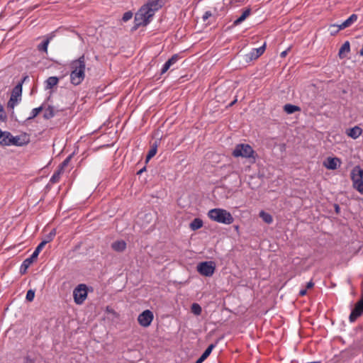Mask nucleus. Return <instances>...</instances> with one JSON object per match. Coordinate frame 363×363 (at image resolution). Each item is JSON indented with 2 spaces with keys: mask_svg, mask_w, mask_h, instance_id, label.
<instances>
[{
  "mask_svg": "<svg viewBox=\"0 0 363 363\" xmlns=\"http://www.w3.org/2000/svg\"><path fill=\"white\" fill-rule=\"evenodd\" d=\"M70 82L74 85L80 84L85 78V58L82 55L78 59L72 60L70 63Z\"/></svg>",
  "mask_w": 363,
  "mask_h": 363,
  "instance_id": "nucleus-2",
  "label": "nucleus"
},
{
  "mask_svg": "<svg viewBox=\"0 0 363 363\" xmlns=\"http://www.w3.org/2000/svg\"><path fill=\"white\" fill-rule=\"evenodd\" d=\"M215 347V345H210L201 354V356L196 360V363H202L211 353L213 349Z\"/></svg>",
  "mask_w": 363,
  "mask_h": 363,
  "instance_id": "nucleus-20",
  "label": "nucleus"
},
{
  "mask_svg": "<svg viewBox=\"0 0 363 363\" xmlns=\"http://www.w3.org/2000/svg\"><path fill=\"white\" fill-rule=\"evenodd\" d=\"M165 4V0H149L135 13L133 29L136 30L140 26H145L150 23L156 11Z\"/></svg>",
  "mask_w": 363,
  "mask_h": 363,
  "instance_id": "nucleus-1",
  "label": "nucleus"
},
{
  "mask_svg": "<svg viewBox=\"0 0 363 363\" xmlns=\"http://www.w3.org/2000/svg\"><path fill=\"white\" fill-rule=\"evenodd\" d=\"M46 245V242H43L42 241L37 247L35 249L34 252H33V257L34 256H38L39 253L40 252V251L43 250V248L45 247V245Z\"/></svg>",
  "mask_w": 363,
  "mask_h": 363,
  "instance_id": "nucleus-32",
  "label": "nucleus"
},
{
  "mask_svg": "<svg viewBox=\"0 0 363 363\" xmlns=\"http://www.w3.org/2000/svg\"><path fill=\"white\" fill-rule=\"evenodd\" d=\"M346 133L352 139H357L362 135V129L360 127L356 125L352 128L347 129L346 130Z\"/></svg>",
  "mask_w": 363,
  "mask_h": 363,
  "instance_id": "nucleus-17",
  "label": "nucleus"
},
{
  "mask_svg": "<svg viewBox=\"0 0 363 363\" xmlns=\"http://www.w3.org/2000/svg\"><path fill=\"white\" fill-rule=\"evenodd\" d=\"M251 14V9L247 8L243 11L241 16L235 20L233 23V26H237L242 23Z\"/></svg>",
  "mask_w": 363,
  "mask_h": 363,
  "instance_id": "nucleus-18",
  "label": "nucleus"
},
{
  "mask_svg": "<svg viewBox=\"0 0 363 363\" xmlns=\"http://www.w3.org/2000/svg\"><path fill=\"white\" fill-rule=\"evenodd\" d=\"M56 235L55 229H52L46 236L45 238L43 240V242H46V244L51 242Z\"/></svg>",
  "mask_w": 363,
  "mask_h": 363,
  "instance_id": "nucleus-30",
  "label": "nucleus"
},
{
  "mask_svg": "<svg viewBox=\"0 0 363 363\" xmlns=\"http://www.w3.org/2000/svg\"><path fill=\"white\" fill-rule=\"evenodd\" d=\"M37 256L33 257V254L30 255V257L26 258L21 265L20 272L21 274H25L30 267V265L33 262V261L37 258Z\"/></svg>",
  "mask_w": 363,
  "mask_h": 363,
  "instance_id": "nucleus-16",
  "label": "nucleus"
},
{
  "mask_svg": "<svg viewBox=\"0 0 363 363\" xmlns=\"http://www.w3.org/2000/svg\"><path fill=\"white\" fill-rule=\"evenodd\" d=\"M6 118V115L4 111V108L2 105L0 104V120H4Z\"/></svg>",
  "mask_w": 363,
  "mask_h": 363,
  "instance_id": "nucleus-40",
  "label": "nucleus"
},
{
  "mask_svg": "<svg viewBox=\"0 0 363 363\" xmlns=\"http://www.w3.org/2000/svg\"><path fill=\"white\" fill-rule=\"evenodd\" d=\"M259 217L267 224H270L273 222L272 216L264 211L259 212Z\"/></svg>",
  "mask_w": 363,
  "mask_h": 363,
  "instance_id": "nucleus-24",
  "label": "nucleus"
},
{
  "mask_svg": "<svg viewBox=\"0 0 363 363\" xmlns=\"http://www.w3.org/2000/svg\"><path fill=\"white\" fill-rule=\"evenodd\" d=\"M62 170L58 169L56 172H54V174L52 175L50 179V182L52 184L57 183L60 181V175L62 174Z\"/></svg>",
  "mask_w": 363,
  "mask_h": 363,
  "instance_id": "nucleus-27",
  "label": "nucleus"
},
{
  "mask_svg": "<svg viewBox=\"0 0 363 363\" xmlns=\"http://www.w3.org/2000/svg\"><path fill=\"white\" fill-rule=\"evenodd\" d=\"M48 40H43L41 43L38 45V50L40 52H48Z\"/></svg>",
  "mask_w": 363,
  "mask_h": 363,
  "instance_id": "nucleus-29",
  "label": "nucleus"
},
{
  "mask_svg": "<svg viewBox=\"0 0 363 363\" xmlns=\"http://www.w3.org/2000/svg\"><path fill=\"white\" fill-rule=\"evenodd\" d=\"M208 216L213 221L225 225L233 223L234 218L231 213L223 208H213L208 211Z\"/></svg>",
  "mask_w": 363,
  "mask_h": 363,
  "instance_id": "nucleus-3",
  "label": "nucleus"
},
{
  "mask_svg": "<svg viewBox=\"0 0 363 363\" xmlns=\"http://www.w3.org/2000/svg\"><path fill=\"white\" fill-rule=\"evenodd\" d=\"M284 111L287 113V114H292L296 111H301V108L299 106H296V105H293V104H286L284 106Z\"/></svg>",
  "mask_w": 363,
  "mask_h": 363,
  "instance_id": "nucleus-21",
  "label": "nucleus"
},
{
  "mask_svg": "<svg viewBox=\"0 0 363 363\" xmlns=\"http://www.w3.org/2000/svg\"><path fill=\"white\" fill-rule=\"evenodd\" d=\"M111 247L116 252H123L126 248V243L123 240H117L112 243Z\"/></svg>",
  "mask_w": 363,
  "mask_h": 363,
  "instance_id": "nucleus-19",
  "label": "nucleus"
},
{
  "mask_svg": "<svg viewBox=\"0 0 363 363\" xmlns=\"http://www.w3.org/2000/svg\"><path fill=\"white\" fill-rule=\"evenodd\" d=\"M335 212L338 213L340 212V206L337 204L335 205Z\"/></svg>",
  "mask_w": 363,
  "mask_h": 363,
  "instance_id": "nucleus-46",
  "label": "nucleus"
},
{
  "mask_svg": "<svg viewBox=\"0 0 363 363\" xmlns=\"http://www.w3.org/2000/svg\"><path fill=\"white\" fill-rule=\"evenodd\" d=\"M28 79V76L24 77L23 78V79H22V81H21L20 83H21V84H23L25 81H26V79Z\"/></svg>",
  "mask_w": 363,
  "mask_h": 363,
  "instance_id": "nucleus-48",
  "label": "nucleus"
},
{
  "mask_svg": "<svg viewBox=\"0 0 363 363\" xmlns=\"http://www.w3.org/2000/svg\"><path fill=\"white\" fill-rule=\"evenodd\" d=\"M357 20V15L352 14L347 19L343 21L341 24H333L331 25L330 28L338 27L339 30H343L346 28L350 27Z\"/></svg>",
  "mask_w": 363,
  "mask_h": 363,
  "instance_id": "nucleus-12",
  "label": "nucleus"
},
{
  "mask_svg": "<svg viewBox=\"0 0 363 363\" xmlns=\"http://www.w3.org/2000/svg\"><path fill=\"white\" fill-rule=\"evenodd\" d=\"M265 50V43L258 48H253L252 50L245 55L246 60H254L257 59L259 56H261Z\"/></svg>",
  "mask_w": 363,
  "mask_h": 363,
  "instance_id": "nucleus-10",
  "label": "nucleus"
},
{
  "mask_svg": "<svg viewBox=\"0 0 363 363\" xmlns=\"http://www.w3.org/2000/svg\"><path fill=\"white\" fill-rule=\"evenodd\" d=\"M70 160H71V156L67 157V158H66V159L62 162V163L61 164V165H60V169L62 170V169L65 168V167H66V166L69 164V162Z\"/></svg>",
  "mask_w": 363,
  "mask_h": 363,
  "instance_id": "nucleus-38",
  "label": "nucleus"
},
{
  "mask_svg": "<svg viewBox=\"0 0 363 363\" xmlns=\"http://www.w3.org/2000/svg\"><path fill=\"white\" fill-rule=\"evenodd\" d=\"M172 65L169 63V62L167 61L162 66L161 69V74H164L167 72V70L170 68Z\"/></svg>",
  "mask_w": 363,
  "mask_h": 363,
  "instance_id": "nucleus-36",
  "label": "nucleus"
},
{
  "mask_svg": "<svg viewBox=\"0 0 363 363\" xmlns=\"http://www.w3.org/2000/svg\"><path fill=\"white\" fill-rule=\"evenodd\" d=\"M43 107L40 106L38 108H35L31 111L30 116L28 118V120H31L35 118L39 113L42 111Z\"/></svg>",
  "mask_w": 363,
  "mask_h": 363,
  "instance_id": "nucleus-31",
  "label": "nucleus"
},
{
  "mask_svg": "<svg viewBox=\"0 0 363 363\" xmlns=\"http://www.w3.org/2000/svg\"><path fill=\"white\" fill-rule=\"evenodd\" d=\"M35 297V291L32 289H30L27 291L26 298L28 301H32Z\"/></svg>",
  "mask_w": 363,
  "mask_h": 363,
  "instance_id": "nucleus-34",
  "label": "nucleus"
},
{
  "mask_svg": "<svg viewBox=\"0 0 363 363\" xmlns=\"http://www.w3.org/2000/svg\"><path fill=\"white\" fill-rule=\"evenodd\" d=\"M58 83V78L57 77H50L46 80V89H52Z\"/></svg>",
  "mask_w": 363,
  "mask_h": 363,
  "instance_id": "nucleus-26",
  "label": "nucleus"
},
{
  "mask_svg": "<svg viewBox=\"0 0 363 363\" xmlns=\"http://www.w3.org/2000/svg\"><path fill=\"white\" fill-rule=\"evenodd\" d=\"M358 176H361V178H362V176H363V169H359V171H358Z\"/></svg>",
  "mask_w": 363,
  "mask_h": 363,
  "instance_id": "nucleus-47",
  "label": "nucleus"
},
{
  "mask_svg": "<svg viewBox=\"0 0 363 363\" xmlns=\"http://www.w3.org/2000/svg\"><path fill=\"white\" fill-rule=\"evenodd\" d=\"M29 143V138L27 135L11 136V145L23 146Z\"/></svg>",
  "mask_w": 363,
  "mask_h": 363,
  "instance_id": "nucleus-13",
  "label": "nucleus"
},
{
  "mask_svg": "<svg viewBox=\"0 0 363 363\" xmlns=\"http://www.w3.org/2000/svg\"><path fill=\"white\" fill-rule=\"evenodd\" d=\"M179 59V55L175 54V55H172V57L169 58L167 61L169 62V63L172 65H173L178 61Z\"/></svg>",
  "mask_w": 363,
  "mask_h": 363,
  "instance_id": "nucleus-37",
  "label": "nucleus"
},
{
  "mask_svg": "<svg viewBox=\"0 0 363 363\" xmlns=\"http://www.w3.org/2000/svg\"><path fill=\"white\" fill-rule=\"evenodd\" d=\"M22 94L21 83H18L13 89L11 93V98L8 101L7 106L9 108H14L18 101L21 100Z\"/></svg>",
  "mask_w": 363,
  "mask_h": 363,
  "instance_id": "nucleus-7",
  "label": "nucleus"
},
{
  "mask_svg": "<svg viewBox=\"0 0 363 363\" xmlns=\"http://www.w3.org/2000/svg\"><path fill=\"white\" fill-rule=\"evenodd\" d=\"M73 296L77 304H82L87 297V287L86 284H79L73 291Z\"/></svg>",
  "mask_w": 363,
  "mask_h": 363,
  "instance_id": "nucleus-6",
  "label": "nucleus"
},
{
  "mask_svg": "<svg viewBox=\"0 0 363 363\" xmlns=\"http://www.w3.org/2000/svg\"><path fill=\"white\" fill-rule=\"evenodd\" d=\"M350 51V44L349 41H345L339 50V57L340 58H343L345 57V53H348Z\"/></svg>",
  "mask_w": 363,
  "mask_h": 363,
  "instance_id": "nucleus-22",
  "label": "nucleus"
},
{
  "mask_svg": "<svg viewBox=\"0 0 363 363\" xmlns=\"http://www.w3.org/2000/svg\"><path fill=\"white\" fill-rule=\"evenodd\" d=\"M11 133L8 131H2L0 129V144L1 145L10 146L11 141Z\"/></svg>",
  "mask_w": 363,
  "mask_h": 363,
  "instance_id": "nucleus-14",
  "label": "nucleus"
},
{
  "mask_svg": "<svg viewBox=\"0 0 363 363\" xmlns=\"http://www.w3.org/2000/svg\"><path fill=\"white\" fill-rule=\"evenodd\" d=\"M55 37V33L54 32L48 34L46 37H45V40H48V44L50 43V42L52 40V39Z\"/></svg>",
  "mask_w": 363,
  "mask_h": 363,
  "instance_id": "nucleus-41",
  "label": "nucleus"
},
{
  "mask_svg": "<svg viewBox=\"0 0 363 363\" xmlns=\"http://www.w3.org/2000/svg\"><path fill=\"white\" fill-rule=\"evenodd\" d=\"M324 166L330 170H335L341 164V161L337 157H328L323 163Z\"/></svg>",
  "mask_w": 363,
  "mask_h": 363,
  "instance_id": "nucleus-11",
  "label": "nucleus"
},
{
  "mask_svg": "<svg viewBox=\"0 0 363 363\" xmlns=\"http://www.w3.org/2000/svg\"><path fill=\"white\" fill-rule=\"evenodd\" d=\"M44 118L46 119H50L54 116V113L52 108H48L43 115Z\"/></svg>",
  "mask_w": 363,
  "mask_h": 363,
  "instance_id": "nucleus-33",
  "label": "nucleus"
},
{
  "mask_svg": "<svg viewBox=\"0 0 363 363\" xmlns=\"http://www.w3.org/2000/svg\"><path fill=\"white\" fill-rule=\"evenodd\" d=\"M361 300L363 301V297L361 298Z\"/></svg>",
  "mask_w": 363,
  "mask_h": 363,
  "instance_id": "nucleus-53",
  "label": "nucleus"
},
{
  "mask_svg": "<svg viewBox=\"0 0 363 363\" xmlns=\"http://www.w3.org/2000/svg\"><path fill=\"white\" fill-rule=\"evenodd\" d=\"M353 182V186L357 191H358L362 195H363V179L361 176L356 177L354 174L352 176Z\"/></svg>",
  "mask_w": 363,
  "mask_h": 363,
  "instance_id": "nucleus-15",
  "label": "nucleus"
},
{
  "mask_svg": "<svg viewBox=\"0 0 363 363\" xmlns=\"http://www.w3.org/2000/svg\"><path fill=\"white\" fill-rule=\"evenodd\" d=\"M203 226V221L200 218H194L190 223V228L192 230H196Z\"/></svg>",
  "mask_w": 363,
  "mask_h": 363,
  "instance_id": "nucleus-23",
  "label": "nucleus"
},
{
  "mask_svg": "<svg viewBox=\"0 0 363 363\" xmlns=\"http://www.w3.org/2000/svg\"><path fill=\"white\" fill-rule=\"evenodd\" d=\"M24 363H35V362L32 358L28 356L25 358Z\"/></svg>",
  "mask_w": 363,
  "mask_h": 363,
  "instance_id": "nucleus-42",
  "label": "nucleus"
},
{
  "mask_svg": "<svg viewBox=\"0 0 363 363\" xmlns=\"http://www.w3.org/2000/svg\"><path fill=\"white\" fill-rule=\"evenodd\" d=\"M307 293V290L306 289H301L300 291H299V295L301 296H303L306 294Z\"/></svg>",
  "mask_w": 363,
  "mask_h": 363,
  "instance_id": "nucleus-44",
  "label": "nucleus"
},
{
  "mask_svg": "<svg viewBox=\"0 0 363 363\" xmlns=\"http://www.w3.org/2000/svg\"><path fill=\"white\" fill-rule=\"evenodd\" d=\"M157 150V142H155L152 145L151 148L148 151V153L146 156V160L148 161L152 157H153L156 155Z\"/></svg>",
  "mask_w": 363,
  "mask_h": 363,
  "instance_id": "nucleus-25",
  "label": "nucleus"
},
{
  "mask_svg": "<svg viewBox=\"0 0 363 363\" xmlns=\"http://www.w3.org/2000/svg\"><path fill=\"white\" fill-rule=\"evenodd\" d=\"M153 313L150 310H145L138 317L139 324L143 327H148L153 320Z\"/></svg>",
  "mask_w": 363,
  "mask_h": 363,
  "instance_id": "nucleus-8",
  "label": "nucleus"
},
{
  "mask_svg": "<svg viewBox=\"0 0 363 363\" xmlns=\"http://www.w3.org/2000/svg\"><path fill=\"white\" fill-rule=\"evenodd\" d=\"M232 155L235 157H242L247 159L252 158L254 160H255V151L248 144L241 143L237 145Z\"/></svg>",
  "mask_w": 363,
  "mask_h": 363,
  "instance_id": "nucleus-4",
  "label": "nucleus"
},
{
  "mask_svg": "<svg viewBox=\"0 0 363 363\" xmlns=\"http://www.w3.org/2000/svg\"><path fill=\"white\" fill-rule=\"evenodd\" d=\"M133 13L129 11H127L125 13H124L123 16V18H122V20L124 21V22H126L129 20H130L132 18H133Z\"/></svg>",
  "mask_w": 363,
  "mask_h": 363,
  "instance_id": "nucleus-35",
  "label": "nucleus"
},
{
  "mask_svg": "<svg viewBox=\"0 0 363 363\" xmlns=\"http://www.w3.org/2000/svg\"><path fill=\"white\" fill-rule=\"evenodd\" d=\"M106 311L108 312H113L111 309H109V307H107Z\"/></svg>",
  "mask_w": 363,
  "mask_h": 363,
  "instance_id": "nucleus-50",
  "label": "nucleus"
},
{
  "mask_svg": "<svg viewBox=\"0 0 363 363\" xmlns=\"http://www.w3.org/2000/svg\"><path fill=\"white\" fill-rule=\"evenodd\" d=\"M198 272L205 277H211L216 269V264L212 261H206L200 262L197 265Z\"/></svg>",
  "mask_w": 363,
  "mask_h": 363,
  "instance_id": "nucleus-5",
  "label": "nucleus"
},
{
  "mask_svg": "<svg viewBox=\"0 0 363 363\" xmlns=\"http://www.w3.org/2000/svg\"><path fill=\"white\" fill-rule=\"evenodd\" d=\"M314 286L313 281L311 280L308 281L306 284V289H311Z\"/></svg>",
  "mask_w": 363,
  "mask_h": 363,
  "instance_id": "nucleus-43",
  "label": "nucleus"
},
{
  "mask_svg": "<svg viewBox=\"0 0 363 363\" xmlns=\"http://www.w3.org/2000/svg\"><path fill=\"white\" fill-rule=\"evenodd\" d=\"M191 312L196 315H199L201 313L202 309L199 303H194L191 307Z\"/></svg>",
  "mask_w": 363,
  "mask_h": 363,
  "instance_id": "nucleus-28",
  "label": "nucleus"
},
{
  "mask_svg": "<svg viewBox=\"0 0 363 363\" xmlns=\"http://www.w3.org/2000/svg\"><path fill=\"white\" fill-rule=\"evenodd\" d=\"M236 100H235L234 101H232V103L230 104V105H233L235 103Z\"/></svg>",
  "mask_w": 363,
  "mask_h": 363,
  "instance_id": "nucleus-51",
  "label": "nucleus"
},
{
  "mask_svg": "<svg viewBox=\"0 0 363 363\" xmlns=\"http://www.w3.org/2000/svg\"><path fill=\"white\" fill-rule=\"evenodd\" d=\"M336 28H337L336 30H330V35H335V34H337L340 30H339L338 27H336Z\"/></svg>",
  "mask_w": 363,
  "mask_h": 363,
  "instance_id": "nucleus-45",
  "label": "nucleus"
},
{
  "mask_svg": "<svg viewBox=\"0 0 363 363\" xmlns=\"http://www.w3.org/2000/svg\"><path fill=\"white\" fill-rule=\"evenodd\" d=\"M360 54H361L362 55H363V50H361Z\"/></svg>",
  "mask_w": 363,
  "mask_h": 363,
  "instance_id": "nucleus-52",
  "label": "nucleus"
},
{
  "mask_svg": "<svg viewBox=\"0 0 363 363\" xmlns=\"http://www.w3.org/2000/svg\"><path fill=\"white\" fill-rule=\"evenodd\" d=\"M286 51H284V52H282L281 53V56L284 57V56H285V55H286Z\"/></svg>",
  "mask_w": 363,
  "mask_h": 363,
  "instance_id": "nucleus-49",
  "label": "nucleus"
},
{
  "mask_svg": "<svg viewBox=\"0 0 363 363\" xmlns=\"http://www.w3.org/2000/svg\"><path fill=\"white\" fill-rule=\"evenodd\" d=\"M363 314V301L360 299L352 310L349 316V320L351 323L354 322L359 316Z\"/></svg>",
  "mask_w": 363,
  "mask_h": 363,
  "instance_id": "nucleus-9",
  "label": "nucleus"
},
{
  "mask_svg": "<svg viewBox=\"0 0 363 363\" xmlns=\"http://www.w3.org/2000/svg\"><path fill=\"white\" fill-rule=\"evenodd\" d=\"M212 16V13L211 11H207L204 13V14L203 15V20L205 21H206L207 19H208L211 16Z\"/></svg>",
  "mask_w": 363,
  "mask_h": 363,
  "instance_id": "nucleus-39",
  "label": "nucleus"
}]
</instances>
